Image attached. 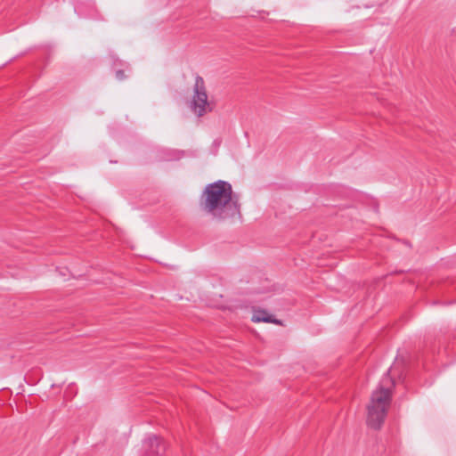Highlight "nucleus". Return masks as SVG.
Returning <instances> with one entry per match:
<instances>
[{
    "mask_svg": "<svg viewBox=\"0 0 456 456\" xmlns=\"http://www.w3.org/2000/svg\"><path fill=\"white\" fill-rule=\"evenodd\" d=\"M200 207L207 215L216 221H234L240 219L241 216L240 204L232 194V185L222 180L205 187Z\"/></svg>",
    "mask_w": 456,
    "mask_h": 456,
    "instance_id": "obj_1",
    "label": "nucleus"
},
{
    "mask_svg": "<svg viewBox=\"0 0 456 456\" xmlns=\"http://www.w3.org/2000/svg\"><path fill=\"white\" fill-rule=\"evenodd\" d=\"M387 370L380 380L377 390L373 391L370 403L368 405L367 424L373 429H379L387 416V411L391 400V387L394 381Z\"/></svg>",
    "mask_w": 456,
    "mask_h": 456,
    "instance_id": "obj_2",
    "label": "nucleus"
},
{
    "mask_svg": "<svg viewBox=\"0 0 456 456\" xmlns=\"http://www.w3.org/2000/svg\"><path fill=\"white\" fill-rule=\"evenodd\" d=\"M191 108L198 117H202L212 110L210 102L208 100L204 79L199 75L195 77Z\"/></svg>",
    "mask_w": 456,
    "mask_h": 456,
    "instance_id": "obj_3",
    "label": "nucleus"
},
{
    "mask_svg": "<svg viewBox=\"0 0 456 456\" xmlns=\"http://www.w3.org/2000/svg\"><path fill=\"white\" fill-rule=\"evenodd\" d=\"M143 448L149 456H160L166 450V444L156 435H150L143 441Z\"/></svg>",
    "mask_w": 456,
    "mask_h": 456,
    "instance_id": "obj_4",
    "label": "nucleus"
},
{
    "mask_svg": "<svg viewBox=\"0 0 456 456\" xmlns=\"http://www.w3.org/2000/svg\"><path fill=\"white\" fill-rule=\"evenodd\" d=\"M254 322H268V323H281L280 321L273 318L272 315H269L267 312L264 310L256 311L251 318Z\"/></svg>",
    "mask_w": 456,
    "mask_h": 456,
    "instance_id": "obj_5",
    "label": "nucleus"
},
{
    "mask_svg": "<svg viewBox=\"0 0 456 456\" xmlns=\"http://www.w3.org/2000/svg\"><path fill=\"white\" fill-rule=\"evenodd\" d=\"M116 77H117V79H118V80H122V79H124V78H125V73H124V71H123V70H118V71L116 72Z\"/></svg>",
    "mask_w": 456,
    "mask_h": 456,
    "instance_id": "obj_6",
    "label": "nucleus"
}]
</instances>
